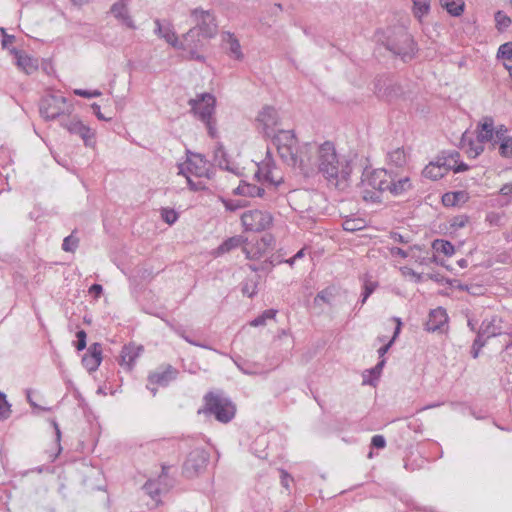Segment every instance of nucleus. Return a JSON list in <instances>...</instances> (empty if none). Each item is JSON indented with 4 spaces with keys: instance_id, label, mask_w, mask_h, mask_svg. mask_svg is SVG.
<instances>
[{
    "instance_id": "1",
    "label": "nucleus",
    "mask_w": 512,
    "mask_h": 512,
    "mask_svg": "<svg viewBox=\"0 0 512 512\" xmlns=\"http://www.w3.org/2000/svg\"><path fill=\"white\" fill-rule=\"evenodd\" d=\"M362 197L366 202L380 203L382 193L389 192L393 196H400L412 188L407 175H401L393 168L365 169L361 178Z\"/></svg>"
},
{
    "instance_id": "2",
    "label": "nucleus",
    "mask_w": 512,
    "mask_h": 512,
    "mask_svg": "<svg viewBox=\"0 0 512 512\" xmlns=\"http://www.w3.org/2000/svg\"><path fill=\"white\" fill-rule=\"evenodd\" d=\"M316 170L320 172L330 184L339 187L341 181H347L349 178L352 167L348 160L338 157L334 145L327 141L318 147L315 164V171Z\"/></svg>"
},
{
    "instance_id": "3",
    "label": "nucleus",
    "mask_w": 512,
    "mask_h": 512,
    "mask_svg": "<svg viewBox=\"0 0 512 512\" xmlns=\"http://www.w3.org/2000/svg\"><path fill=\"white\" fill-rule=\"evenodd\" d=\"M190 19L194 26L183 35V39L187 48L192 52L202 46V39L216 36L218 25L214 13L200 7L190 11Z\"/></svg>"
},
{
    "instance_id": "4",
    "label": "nucleus",
    "mask_w": 512,
    "mask_h": 512,
    "mask_svg": "<svg viewBox=\"0 0 512 512\" xmlns=\"http://www.w3.org/2000/svg\"><path fill=\"white\" fill-rule=\"evenodd\" d=\"M205 405L198 413L213 415L221 423L230 422L236 413L235 405L221 392H209L204 396Z\"/></svg>"
},
{
    "instance_id": "5",
    "label": "nucleus",
    "mask_w": 512,
    "mask_h": 512,
    "mask_svg": "<svg viewBox=\"0 0 512 512\" xmlns=\"http://www.w3.org/2000/svg\"><path fill=\"white\" fill-rule=\"evenodd\" d=\"M193 114L205 123L208 133L214 137L216 135L215 119L213 118L215 112L216 98L210 93H202L188 101Z\"/></svg>"
},
{
    "instance_id": "6",
    "label": "nucleus",
    "mask_w": 512,
    "mask_h": 512,
    "mask_svg": "<svg viewBox=\"0 0 512 512\" xmlns=\"http://www.w3.org/2000/svg\"><path fill=\"white\" fill-rule=\"evenodd\" d=\"M269 138H272V143L276 147L277 152L281 159L286 164H295V158H293L296 137L291 130H278L273 133Z\"/></svg>"
},
{
    "instance_id": "7",
    "label": "nucleus",
    "mask_w": 512,
    "mask_h": 512,
    "mask_svg": "<svg viewBox=\"0 0 512 512\" xmlns=\"http://www.w3.org/2000/svg\"><path fill=\"white\" fill-rule=\"evenodd\" d=\"M316 143H305L299 149L295 147L293 158L295 164H288L292 167H298L302 173L309 175L315 171L316 156L318 154Z\"/></svg>"
},
{
    "instance_id": "8",
    "label": "nucleus",
    "mask_w": 512,
    "mask_h": 512,
    "mask_svg": "<svg viewBox=\"0 0 512 512\" xmlns=\"http://www.w3.org/2000/svg\"><path fill=\"white\" fill-rule=\"evenodd\" d=\"M67 110L66 98L63 96L50 94L43 97L39 104L40 114L45 120H54Z\"/></svg>"
},
{
    "instance_id": "9",
    "label": "nucleus",
    "mask_w": 512,
    "mask_h": 512,
    "mask_svg": "<svg viewBox=\"0 0 512 512\" xmlns=\"http://www.w3.org/2000/svg\"><path fill=\"white\" fill-rule=\"evenodd\" d=\"M387 49L406 62L413 58L416 47L413 38L406 31L401 30L397 40L387 41Z\"/></svg>"
},
{
    "instance_id": "10",
    "label": "nucleus",
    "mask_w": 512,
    "mask_h": 512,
    "mask_svg": "<svg viewBox=\"0 0 512 512\" xmlns=\"http://www.w3.org/2000/svg\"><path fill=\"white\" fill-rule=\"evenodd\" d=\"M209 461V454L203 449H195L189 453L183 464V475L194 478L204 471Z\"/></svg>"
},
{
    "instance_id": "11",
    "label": "nucleus",
    "mask_w": 512,
    "mask_h": 512,
    "mask_svg": "<svg viewBox=\"0 0 512 512\" xmlns=\"http://www.w3.org/2000/svg\"><path fill=\"white\" fill-rule=\"evenodd\" d=\"M241 221L245 230L260 232L272 224V216L268 212L249 210L242 214Z\"/></svg>"
},
{
    "instance_id": "12",
    "label": "nucleus",
    "mask_w": 512,
    "mask_h": 512,
    "mask_svg": "<svg viewBox=\"0 0 512 512\" xmlns=\"http://www.w3.org/2000/svg\"><path fill=\"white\" fill-rule=\"evenodd\" d=\"M256 122L258 130L263 133L265 137H270L276 132L275 127L279 123L276 109L272 106H264L261 111H259Z\"/></svg>"
},
{
    "instance_id": "13",
    "label": "nucleus",
    "mask_w": 512,
    "mask_h": 512,
    "mask_svg": "<svg viewBox=\"0 0 512 512\" xmlns=\"http://www.w3.org/2000/svg\"><path fill=\"white\" fill-rule=\"evenodd\" d=\"M179 174L186 175V172L198 177L207 176V161L200 154H192L186 162L178 165Z\"/></svg>"
},
{
    "instance_id": "14",
    "label": "nucleus",
    "mask_w": 512,
    "mask_h": 512,
    "mask_svg": "<svg viewBox=\"0 0 512 512\" xmlns=\"http://www.w3.org/2000/svg\"><path fill=\"white\" fill-rule=\"evenodd\" d=\"M375 93L379 98L392 101L400 97L404 93V90L401 85L392 82L391 80L387 81L385 79L378 78L375 82Z\"/></svg>"
},
{
    "instance_id": "15",
    "label": "nucleus",
    "mask_w": 512,
    "mask_h": 512,
    "mask_svg": "<svg viewBox=\"0 0 512 512\" xmlns=\"http://www.w3.org/2000/svg\"><path fill=\"white\" fill-rule=\"evenodd\" d=\"M154 33L163 38L167 43L178 49H188L185 42H180L170 23L163 25L159 19L155 20Z\"/></svg>"
},
{
    "instance_id": "16",
    "label": "nucleus",
    "mask_w": 512,
    "mask_h": 512,
    "mask_svg": "<svg viewBox=\"0 0 512 512\" xmlns=\"http://www.w3.org/2000/svg\"><path fill=\"white\" fill-rule=\"evenodd\" d=\"M233 193L245 197H260L266 200H271L274 196V192H267L263 187L245 181H241Z\"/></svg>"
},
{
    "instance_id": "17",
    "label": "nucleus",
    "mask_w": 512,
    "mask_h": 512,
    "mask_svg": "<svg viewBox=\"0 0 512 512\" xmlns=\"http://www.w3.org/2000/svg\"><path fill=\"white\" fill-rule=\"evenodd\" d=\"M176 375L177 370L171 365H167L166 367H159L154 372L149 374L148 383L165 387L176 378Z\"/></svg>"
},
{
    "instance_id": "18",
    "label": "nucleus",
    "mask_w": 512,
    "mask_h": 512,
    "mask_svg": "<svg viewBox=\"0 0 512 512\" xmlns=\"http://www.w3.org/2000/svg\"><path fill=\"white\" fill-rule=\"evenodd\" d=\"M61 125L70 133L79 135L84 140L86 145L89 144L90 139L94 136L92 130L88 126L84 125L76 117H73L69 120H62Z\"/></svg>"
},
{
    "instance_id": "19",
    "label": "nucleus",
    "mask_w": 512,
    "mask_h": 512,
    "mask_svg": "<svg viewBox=\"0 0 512 512\" xmlns=\"http://www.w3.org/2000/svg\"><path fill=\"white\" fill-rule=\"evenodd\" d=\"M102 361V347L99 343H93L87 353L82 357V365L89 371L94 372L98 369Z\"/></svg>"
},
{
    "instance_id": "20",
    "label": "nucleus",
    "mask_w": 512,
    "mask_h": 512,
    "mask_svg": "<svg viewBox=\"0 0 512 512\" xmlns=\"http://www.w3.org/2000/svg\"><path fill=\"white\" fill-rule=\"evenodd\" d=\"M143 352V346L135 345L134 343L127 344L123 346L119 364L128 370L132 369L136 359Z\"/></svg>"
},
{
    "instance_id": "21",
    "label": "nucleus",
    "mask_w": 512,
    "mask_h": 512,
    "mask_svg": "<svg viewBox=\"0 0 512 512\" xmlns=\"http://www.w3.org/2000/svg\"><path fill=\"white\" fill-rule=\"evenodd\" d=\"M255 177H257L259 180L263 178L264 181L268 182L272 186L270 188V191L272 192H274L275 188L282 182V177H276L274 175L273 164L271 163V160L258 165V170L255 173Z\"/></svg>"
},
{
    "instance_id": "22",
    "label": "nucleus",
    "mask_w": 512,
    "mask_h": 512,
    "mask_svg": "<svg viewBox=\"0 0 512 512\" xmlns=\"http://www.w3.org/2000/svg\"><path fill=\"white\" fill-rule=\"evenodd\" d=\"M477 141L487 143L494 141V120L490 116L483 118L477 125Z\"/></svg>"
},
{
    "instance_id": "23",
    "label": "nucleus",
    "mask_w": 512,
    "mask_h": 512,
    "mask_svg": "<svg viewBox=\"0 0 512 512\" xmlns=\"http://www.w3.org/2000/svg\"><path fill=\"white\" fill-rule=\"evenodd\" d=\"M446 311L442 308L434 309L429 314V319L426 323L428 331L440 330L441 327L447 322Z\"/></svg>"
},
{
    "instance_id": "24",
    "label": "nucleus",
    "mask_w": 512,
    "mask_h": 512,
    "mask_svg": "<svg viewBox=\"0 0 512 512\" xmlns=\"http://www.w3.org/2000/svg\"><path fill=\"white\" fill-rule=\"evenodd\" d=\"M168 469H169L168 466L163 465L162 466V475H160L159 480L158 481L149 480L143 486V490L146 492V494H148L151 497L152 500H154L156 502V505H158L160 502L158 499L160 492H161V489L159 487V482H160V480H162V478L164 476H166Z\"/></svg>"
},
{
    "instance_id": "25",
    "label": "nucleus",
    "mask_w": 512,
    "mask_h": 512,
    "mask_svg": "<svg viewBox=\"0 0 512 512\" xmlns=\"http://www.w3.org/2000/svg\"><path fill=\"white\" fill-rule=\"evenodd\" d=\"M10 51L16 57L17 66L23 69L27 74H31L37 70V65L31 57L27 56L26 54H23L16 48H12Z\"/></svg>"
},
{
    "instance_id": "26",
    "label": "nucleus",
    "mask_w": 512,
    "mask_h": 512,
    "mask_svg": "<svg viewBox=\"0 0 512 512\" xmlns=\"http://www.w3.org/2000/svg\"><path fill=\"white\" fill-rule=\"evenodd\" d=\"M337 294V290L333 286L326 287L317 293L314 298L313 304L315 307H321L322 304L331 305Z\"/></svg>"
},
{
    "instance_id": "27",
    "label": "nucleus",
    "mask_w": 512,
    "mask_h": 512,
    "mask_svg": "<svg viewBox=\"0 0 512 512\" xmlns=\"http://www.w3.org/2000/svg\"><path fill=\"white\" fill-rule=\"evenodd\" d=\"M460 158V154L456 150H451L447 152H443L441 156L437 158L438 163H440L446 172L453 170L458 163Z\"/></svg>"
},
{
    "instance_id": "28",
    "label": "nucleus",
    "mask_w": 512,
    "mask_h": 512,
    "mask_svg": "<svg viewBox=\"0 0 512 512\" xmlns=\"http://www.w3.org/2000/svg\"><path fill=\"white\" fill-rule=\"evenodd\" d=\"M446 173L444 167L438 163V160L429 163L422 171L423 176L431 180H438L444 177Z\"/></svg>"
},
{
    "instance_id": "29",
    "label": "nucleus",
    "mask_w": 512,
    "mask_h": 512,
    "mask_svg": "<svg viewBox=\"0 0 512 512\" xmlns=\"http://www.w3.org/2000/svg\"><path fill=\"white\" fill-rule=\"evenodd\" d=\"M214 162L221 169H224V170H227L230 172H235L234 168L230 165L228 155L222 145H218L214 150Z\"/></svg>"
},
{
    "instance_id": "30",
    "label": "nucleus",
    "mask_w": 512,
    "mask_h": 512,
    "mask_svg": "<svg viewBox=\"0 0 512 512\" xmlns=\"http://www.w3.org/2000/svg\"><path fill=\"white\" fill-rule=\"evenodd\" d=\"M479 336L490 338L501 334V328L495 325V318L484 320L478 330Z\"/></svg>"
},
{
    "instance_id": "31",
    "label": "nucleus",
    "mask_w": 512,
    "mask_h": 512,
    "mask_svg": "<svg viewBox=\"0 0 512 512\" xmlns=\"http://www.w3.org/2000/svg\"><path fill=\"white\" fill-rule=\"evenodd\" d=\"M224 42L230 57L236 60H241L243 58L240 43L232 34H227V39H224Z\"/></svg>"
},
{
    "instance_id": "32",
    "label": "nucleus",
    "mask_w": 512,
    "mask_h": 512,
    "mask_svg": "<svg viewBox=\"0 0 512 512\" xmlns=\"http://www.w3.org/2000/svg\"><path fill=\"white\" fill-rule=\"evenodd\" d=\"M407 162V154L403 148H397L388 153V165L402 168Z\"/></svg>"
},
{
    "instance_id": "33",
    "label": "nucleus",
    "mask_w": 512,
    "mask_h": 512,
    "mask_svg": "<svg viewBox=\"0 0 512 512\" xmlns=\"http://www.w3.org/2000/svg\"><path fill=\"white\" fill-rule=\"evenodd\" d=\"M432 248L437 253H442L443 255L450 257L454 254V246L451 242L444 239H436L432 243Z\"/></svg>"
},
{
    "instance_id": "34",
    "label": "nucleus",
    "mask_w": 512,
    "mask_h": 512,
    "mask_svg": "<svg viewBox=\"0 0 512 512\" xmlns=\"http://www.w3.org/2000/svg\"><path fill=\"white\" fill-rule=\"evenodd\" d=\"M442 6L450 15L458 17L463 13L465 4L461 0H446Z\"/></svg>"
},
{
    "instance_id": "35",
    "label": "nucleus",
    "mask_w": 512,
    "mask_h": 512,
    "mask_svg": "<svg viewBox=\"0 0 512 512\" xmlns=\"http://www.w3.org/2000/svg\"><path fill=\"white\" fill-rule=\"evenodd\" d=\"M365 220L362 218H348L342 223V227L345 231L355 232L365 228Z\"/></svg>"
},
{
    "instance_id": "36",
    "label": "nucleus",
    "mask_w": 512,
    "mask_h": 512,
    "mask_svg": "<svg viewBox=\"0 0 512 512\" xmlns=\"http://www.w3.org/2000/svg\"><path fill=\"white\" fill-rule=\"evenodd\" d=\"M393 320L396 322V327H395L393 336H392L391 340L387 344H385L384 346H382V347H380L378 349L379 357H383L388 352V350L390 349V347L393 345L394 341L396 340V338L400 334L401 327H402L401 319L397 318V317H394Z\"/></svg>"
},
{
    "instance_id": "37",
    "label": "nucleus",
    "mask_w": 512,
    "mask_h": 512,
    "mask_svg": "<svg viewBox=\"0 0 512 512\" xmlns=\"http://www.w3.org/2000/svg\"><path fill=\"white\" fill-rule=\"evenodd\" d=\"M243 242V239L241 236H234L227 240H225L219 247H218V253H226L231 251L232 249H235L239 247Z\"/></svg>"
},
{
    "instance_id": "38",
    "label": "nucleus",
    "mask_w": 512,
    "mask_h": 512,
    "mask_svg": "<svg viewBox=\"0 0 512 512\" xmlns=\"http://www.w3.org/2000/svg\"><path fill=\"white\" fill-rule=\"evenodd\" d=\"M413 1V13L415 17L421 19L424 15L429 12L430 5L427 0H412Z\"/></svg>"
},
{
    "instance_id": "39",
    "label": "nucleus",
    "mask_w": 512,
    "mask_h": 512,
    "mask_svg": "<svg viewBox=\"0 0 512 512\" xmlns=\"http://www.w3.org/2000/svg\"><path fill=\"white\" fill-rule=\"evenodd\" d=\"M277 311L274 309H267L261 315L257 316L250 322L253 327L264 326L268 319H273L276 316Z\"/></svg>"
},
{
    "instance_id": "40",
    "label": "nucleus",
    "mask_w": 512,
    "mask_h": 512,
    "mask_svg": "<svg viewBox=\"0 0 512 512\" xmlns=\"http://www.w3.org/2000/svg\"><path fill=\"white\" fill-rule=\"evenodd\" d=\"M463 196L464 192L462 191L448 192L443 195L442 202L445 206H454L461 198H463Z\"/></svg>"
},
{
    "instance_id": "41",
    "label": "nucleus",
    "mask_w": 512,
    "mask_h": 512,
    "mask_svg": "<svg viewBox=\"0 0 512 512\" xmlns=\"http://www.w3.org/2000/svg\"><path fill=\"white\" fill-rule=\"evenodd\" d=\"M79 245V239L74 236V232L65 237L62 243V249L65 252H75Z\"/></svg>"
},
{
    "instance_id": "42",
    "label": "nucleus",
    "mask_w": 512,
    "mask_h": 512,
    "mask_svg": "<svg viewBox=\"0 0 512 512\" xmlns=\"http://www.w3.org/2000/svg\"><path fill=\"white\" fill-rule=\"evenodd\" d=\"M495 22L497 29L503 31L510 26L511 19L503 11H497L495 13Z\"/></svg>"
},
{
    "instance_id": "43",
    "label": "nucleus",
    "mask_w": 512,
    "mask_h": 512,
    "mask_svg": "<svg viewBox=\"0 0 512 512\" xmlns=\"http://www.w3.org/2000/svg\"><path fill=\"white\" fill-rule=\"evenodd\" d=\"M497 58L503 60H512V42H506L498 48Z\"/></svg>"
},
{
    "instance_id": "44",
    "label": "nucleus",
    "mask_w": 512,
    "mask_h": 512,
    "mask_svg": "<svg viewBox=\"0 0 512 512\" xmlns=\"http://www.w3.org/2000/svg\"><path fill=\"white\" fill-rule=\"evenodd\" d=\"M511 136H508V128L501 124L494 128V141L493 145L496 143H500L506 139H509Z\"/></svg>"
},
{
    "instance_id": "45",
    "label": "nucleus",
    "mask_w": 512,
    "mask_h": 512,
    "mask_svg": "<svg viewBox=\"0 0 512 512\" xmlns=\"http://www.w3.org/2000/svg\"><path fill=\"white\" fill-rule=\"evenodd\" d=\"M161 218L165 223L172 225L178 220V213L174 209L162 208Z\"/></svg>"
},
{
    "instance_id": "46",
    "label": "nucleus",
    "mask_w": 512,
    "mask_h": 512,
    "mask_svg": "<svg viewBox=\"0 0 512 512\" xmlns=\"http://www.w3.org/2000/svg\"><path fill=\"white\" fill-rule=\"evenodd\" d=\"M243 251L246 255V258L251 260L260 258L265 252V250L258 243H256V245L252 246L251 248L245 247Z\"/></svg>"
},
{
    "instance_id": "47",
    "label": "nucleus",
    "mask_w": 512,
    "mask_h": 512,
    "mask_svg": "<svg viewBox=\"0 0 512 512\" xmlns=\"http://www.w3.org/2000/svg\"><path fill=\"white\" fill-rule=\"evenodd\" d=\"M499 154L503 158L512 157V137L499 143Z\"/></svg>"
},
{
    "instance_id": "48",
    "label": "nucleus",
    "mask_w": 512,
    "mask_h": 512,
    "mask_svg": "<svg viewBox=\"0 0 512 512\" xmlns=\"http://www.w3.org/2000/svg\"><path fill=\"white\" fill-rule=\"evenodd\" d=\"M111 13L119 20H122L125 15H128L127 7L120 2L114 3L111 7Z\"/></svg>"
},
{
    "instance_id": "49",
    "label": "nucleus",
    "mask_w": 512,
    "mask_h": 512,
    "mask_svg": "<svg viewBox=\"0 0 512 512\" xmlns=\"http://www.w3.org/2000/svg\"><path fill=\"white\" fill-rule=\"evenodd\" d=\"M241 291L243 295L253 297L257 293V284L253 280H247L243 283Z\"/></svg>"
},
{
    "instance_id": "50",
    "label": "nucleus",
    "mask_w": 512,
    "mask_h": 512,
    "mask_svg": "<svg viewBox=\"0 0 512 512\" xmlns=\"http://www.w3.org/2000/svg\"><path fill=\"white\" fill-rule=\"evenodd\" d=\"M10 412V404L7 402L5 394L0 392V419L8 418Z\"/></svg>"
},
{
    "instance_id": "51",
    "label": "nucleus",
    "mask_w": 512,
    "mask_h": 512,
    "mask_svg": "<svg viewBox=\"0 0 512 512\" xmlns=\"http://www.w3.org/2000/svg\"><path fill=\"white\" fill-rule=\"evenodd\" d=\"M485 344H486V340H484L481 336H479L477 334V336L473 342L472 348H471V355L474 359L478 358L480 350L482 347L485 346Z\"/></svg>"
},
{
    "instance_id": "52",
    "label": "nucleus",
    "mask_w": 512,
    "mask_h": 512,
    "mask_svg": "<svg viewBox=\"0 0 512 512\" xmlns=\"http://www.w3.org/2000/svg\"><path fill=\"white\" fill-rule=\"evenodd\" d=\"M235 364L237 365V367L244 373V374H247V375H253V374H256V370L253 369L254 366H252L251 364H249L248 362H246L245 360L243 359H238V360H234Z\"/></svg>"
},
{
    "instance_id": "53",
    "label": "nucleus",
    "mask_w": 512,
    "mask_h": 512,
    "mask_svg": "<svg viewBox=\"0 0 512 512\" xmlns=\"http://www.w3.org/2000/svg\"><path fill=\"white\" fill-rule=\"evenodd\" d=\"M76 337H77V342H76V349L78 351H82L86 348V339H87V334L84 330H79L77 331L76 333Z\"/></svg>"
},
{
    "instance_id": "54",
    "label": "nucleus",
    "mask_w": 512,
    "mask_h": 512,
    "mask_svg": "<svg viewBox=\"0 0 512 512\" xmlns=\"http://www.w3.org/2000/svg\"><path fill=\"white\" fill-rule=\"evenodd\" d=\"M74 94L77 96L83 97V98L90 99V98L100 96L101 92L98 90L89 91V90H84V89H76V90H74Z\"/></svg>"
},
{
    "instance_id": "55",
    "label": "nucleus",
    "mask_w": 512,
    "mask_h": 512,
    "mask_svg": "<svg viewBox=\"0 0 512 512\" xmlns=\"http://www.w3.org/2000/svg\"><path fill=\"white\" fill-rule=\"evenodd\" d=\"M371 445L376 449H383L386 445L385 438L382 435H374L371 439Z\"/></svg>"
},
{
    "instance_id": "56",
    "label": "nucleus",
    "mask_w": 512,
    "mask_h": 512,
    "mask_svg": "<svg viewBox=\"0 0 512 512\" xmlns=\"http://www.w3.org/2000/svg\"><path fill=\"white\" fill-rule=\"evenodd\" d=\"M1 33L3 36L2 47L8 48L15 41V36L7 34L4 28H1Z\"/></svg>"
},
{
    "instance_id": "57",
    "label": "nucleus",
    "mask_w": 512,
    "mask_h": 512,
    "mask_svg": "<svg viewBox=\"0 0 512 512\" xmlns=\"http://www.w3.org/2000/svg\"><path fill=\"white\" fill-rule=\"evenodd\" d=\"M377 283L372 281H366L363 287V294L365 297H369L376 289Z\"/></svg>"
},
{
    "instance_id": "58",
    "label": "nucleus",
    "mask_w": 512,
    "mask_h": 512,
    "mask_svg": "<svg viewBox=\"0 0 512 512\" xmlns=\"http://www.w3.org/2000/svg\"><path fill=\"white\" fill-rule=\"evenodd\" d=\"M257 243L266 250L269 248L273 243V237L271 235H265L263 236Z\"/></svg>"
},
{
    "instance_id": "59",
    "label": "nucleus",
    "mask_w": 512,
    "mask_h": 512,
    "mask_svg": "<svg viewBox=\"0 0 512 512\" xmlns=\"http://www.w3.org/2000/svg\"><path fill=\"white\" fill-rule=\"evenodd\" d=\"M385 365V360L382 359L380 362H378L376 364L375 367H373L371 370H370V373L374 376V378L378 379L380 374H381V371L383 369Z\"/></svg>"
},
{
    "instance_id": "60",
    "label": "nucleus",
    "mask_w": 512,
    "mask_h": 512,
    "mask_svg": "<svg viewBox=\"0 0 512 512\" xmlns=\"http://www.w3.org/2000/svg\"><path fill=\"white\" fill-rule=\"evenodd\" d=\"M89 293L95 298H99L103 293V287L100 284H93L89 288Z\"/></svg>"
},
{
    "instance_id": "61",
    "label": "nucleus",
    "mask_w": 512,
    "mask_h": 512,
    "mask_svg": "<svg viewBox=\"0 0 512 512\" xmlns=\"http://www.w3.org/2000/svg\"><path fill=\"white\" fill-rule=\"evenodd\" d=\"M390 238L394 241V242H398V243H408L409 242V238L408 237H405L404 235L398 233V232H391L390 234Z\"/></svg>"
},
{
    "instance_id": "62",
    "label": "nucleus",
    "mask_w": 512,
    "mask_h": 512,
    "mask_svg": "<svg viewBox=\"0 0 512 512\" xmlns=\"http://www.w3.org/2000/svg\"><path fill=\"white\" fill-rule=\"evenodd\" d=\"M91 108H92V110H93L94 114L96 115V117H97L99 120H103V121H109V120H111V117H108V118H107V117H105V116L101 113V111H100V106H99L98 104L93 103V104L91 105Z\"/></svg>"
},
{
    "instance_id": "63",
    "label": "nucleus",
    "mask_w": 512,
    "mask_h": 512,
    "mask_svg": "<svg viewBox=\"0 0 512 512\" xmlns=\"http://www.w3.org/2000/svg\"><path fill=\"white\" fill-rule=\"evenodd\" d=\"M467 222L468 218L466 216L456 217L452 222V226L456 228H462L466 225Z\"/></svg>"
},
{
    "instance_id": "64",
    "label": "nucleus",
    "mask_w": 512,
    "mask_h": 512,
    "mask_svg": "<svg viewBox=\"0 0 512 512\" xmlns=\"http://www.w3.org/2000/svg\"><path fill=\"white\" fill-rule=\"evenodd\" d=\"M391 254L393 256H399V257H401L403 259L408 257V252L403 250L402 248H399V247H393L391 249Z\"/></svg>"
}]
</instances>
